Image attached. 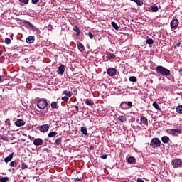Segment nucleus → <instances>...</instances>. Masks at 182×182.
Returning a JSON list of instances; mask_svg holds the SVG:
<instances>
[{
    "instance_id": "nucleus-1",
    "label": "nucleus",
    "mask_w": 182,
    "mask_h": 182,
    "mask_svg": "<svg viewBox=\"0 0 182 182\" xmlns=\"http://www.w3.org/2000/svg\"><path fill=\"white\" fill-rule=\"evenodd\" d=\"M156 72L158 73V75H161V76H165L167 77V76H170V70L161 66L159 65L156 68Z\"/></svg>"
},
{
    "instance_id": "nucleus-44",
    "label": "nucleus",
    "mask_w": 182,
    "mask_h": 182,
    "mask_svg": "<svg viewBox=\"0 0 182 182\" xmlns=\"http://www.w3.org/2000/svg\"><path fill=\"white\" fill-rule=\"evenodd\" d=\"M38 1L39 0H31L32 4H33L34 5H36V4H38Z\"/></svg>"
},
{
    "instance_id": "nucleus-22",
    "label": "nucleus",
    "mask_w": 182,
    "mask_h": 182,
    "mask_svg": "<svg viewBox=\"0 0 182 182\" xmlns=\"http://www.w3.org/2000/svg\"><path fill=\"white\" fill-rule=\"evenodd\" d=\"M118 120L119 122H121L122 123H123V122H126L127 120V119L123 116V115H120L119 117H118Z\"/></svg>"
},
{
    "instance_id": "nucleus-6",
    "label": "nucleus",
    "mask_w": 182,
    "mask_h": 182,
    "mask_svg": "<svg viewBox=\"0 0 182 182\" xmlns=\"http://www.w3.org/2000/svg\"><path fill=\"white\" fill-rule=\"evenodd\" d=\"M179 23H180V22L178 21V19L173 18L171 21L170 26H171V29H177Z\"/></svg>"
},
{
    "instance_id": "nucleus-12",
    "label": "nucleus",
    "mask_w": 182,
    "mask_h": 182,
    "mask_svg": "<svg viewBox=\"0 0 182 182\" xmlns=\"http://www.w3.org/2000/svg\"><path fill=\"white\" fill-rule=\"evenodd\" d=\"M48 130H49L48 124H44L41 127L40 132H42L43 133H46Z\"/></svg>"
},
{
    "instance_id": "nucleus-55",
    "label": "nucleus",
    "mask_w": 182,
    "mask_h": 182,
    "mask_svg": "<svg viewBox=\"0 0 182 182\" xmlns=\"http://www.w3.org/2000/svg\"><path fill=\"white\" fill-rule=\"evenodd\" d=\"M32 139H35V138L32 137Z\"/></svg>"
},
{
    "instance_id": "nucleus-8",
    "label": "nucleus",
    "mask_w": 182,
    "mask_h": 182,
    "mask_svg": "<svg viewBox=\"0 0 182 182\" xmlns=\"http://www.w3.org/2000/svg\"><path fill=\"white\" fill-rule=\"evenodd\" d=\"M66 70V67L65 65L62 64L58 67V75H63L65 73V71Z\"/></svg>"
},
{
    "instance_id": "nucleus-43",
    "label": "nucleus",
    "mask_w": 182,
    "mask_h": 182,
    "mask_svg": "<svg viewBox=\"0 0 182 182\" xmlns=\"http://www.w3.org/2000/svg\"><path fill=\"white\" fill-rule=\"evenodd\" d=\"M9 166H10V167H15V161L10 162Z\"/></svg>"
},
{
    "instance_id": "nucleus-7",
    "label": "nucleus",
    "mask_w": 182,
    "mask_h": 182,
    "mask_svg": "<svg viewBox=\"0 0 182 182\" xmlns=\"http://www.w3.org/2000/svg\"><path fill=\"white\" fill-rule=\"evenodd\" d=\"M117 70L114 68H109L107 70V73L109 76H116V73Z\"/></svg>"
},
{
    "instance_id": "nucleus-5",
    "label": "nucleus",
    "mask_w": 182,
    "mask_h": 182,
    "mask_svg": "<svg viewBox=\"0 0 182 182\" xmlns=\"http://www.w3.org/2000/svg\"><path fill=\"white\" fill-rule=\"evenodd\" d=\"M171 164L175 168H177L178 167H180V166L182 164V160L181 159H173L171 161Z\"/></svg>"
},
{
    "instance_id": "nucleus-46",
    "label": "nucleus",
    "mask_w": 182,
    "mask_h": 182,
    "mask_svg": "<svg viewBox=\"0 0 182 182\" xmlns=\"http://www.w3.org/2000/svg\"><path fill=\"white\" fill-rule=\"evenodd\" d=\"M74 181H82V178H75Z\"/></svg>"
},
{
    "instance_id": "nucleus-17",
    "label": "nucleus",
    "mask_w": 182,
    "mask_h": 182,
    "mask_svg": "<svg viewBox=\"0 0 182 182\" xmlns=\"http://www.w3.org/2000/svg\"><path fill=\"white\" fill-rule=\"evenodd\" d=\"M27 43H33L35 42V37L30 36L26 38Z\"/></svg>"
},
{
    "instance_id": "nucleus-25",
    "label": "nucleus",
    "mask_w": 182,
    "mask_h": 182,
    "mask_svg": "<svg viewBox=\"0 0 182 182\" xmlns=\"http://www.w3.org/2000/svg\"><path fill=\"white\" fill-rule=\"evenodd\" d=\"M176 110L177 113H181V114H182V105L176 107Z\"/></svg>"
},
{
    "instance_id": "nucleus-39",
    "label": "nucleus",
    "mask_w": 182,
    "mask_h": 182,
    "mask_svg": "<svg viewBox=\"0 0 182 182\" xmlns=\"http://www.w3.org/2000/svg\"><path fill=\"white\" fill-rule=\"evenodd\" d=\"M88 36L90 39H93V38H95V35H93V33H92L90 31L88 33Z\"/></svg>"
},
{
    "instance_id": "nucleus-40",
    "label": "nucleus",
    "mask_w": 182,
    "mask_h": 182,
    "mask_svg": "<svg viewBox=\"0 0 182 182\" xmlns=\"http://www.w3.org/2000/svg\"><path fill=\"white\" fill-rule=\"evenodd\" d=\"M61 99L62 100H63V102H68V100H69V97H68L67 96H64Z\"/></svg>"
},
{
    "instance_id": "nucleus-26",
    "label": "nucleus",
    "mask_w": 182,
    "mask_h": 182,
    "mask_svg": "<svg viewBox=\"0 0 182 182\" xmlns=\"http://www.w3.org/2000/svg\"><path fill=\"white\" fill-rule=\"evenodd\" d=\"M62 143V137H58L55 139V144L59 146Z\"/></svg>"
},
{
    "instance_id": "nucleus-32",
    "label": "nucleus",
    "mask_w": 182,
    "mask_h": 182,
    "mask_svg": "<svg viewBox=\"0 0 182 182\" xmlns=\"http://www.w3.org/2000/svg\"><path fill=\"white\" fill-rule=\"evenodd\" d=\"M58 134V132H51L48 134V137H55Z\"/></svg>"
},
{
    "instance_id": "nucleus-9",
    "label": "nucleus",
    "mask_w": 182,
    "mask_h": 182,
    "mask_svg": "<svg viewBox=\"0 0 182 182\" xmlns=\"http://www.w3.org/2000/svg\"><path fill=\"white\" fill-rule=\"evenodd\" d=\"M34 146H42L43 144V139L41 138L35 139L33 141Z\"/></svg>"
},
{
    "instance_id": "nucleus-21",
    "label": "nucleus",
    "mask_w": 182,
    "mask_h": 182,
    "mask_svg": "<svg viewBox=\"0 0 182 182\" xmlns=\"http://www.w3.org/2000/svg\"><path fill=\"white\" fill-rule=\"evenodd\" d=\"M73 30L77 33V36H79V35H80V30L79 29V27H77V26H75Z\"/></svg>"
},
{
    "instance_id": "nucleus-35",
    "label": "nucleus",
    "mask_w": 182,
    "mask_h": 182,
    "mask_svg": "<svg viewBox=\"0 0 182 182\" xmlns=\"http://www.w3.org/2000/svg\"><path fill=\"white\" fill-rule=\"evenodd\" d=\"M4 42H5L6 45H11V38H6Z\"/></svg>"
},
{
    "instance_id": "nucleus-36",
    "label": "nucleus",
    "mask_w": 182,
    "mask_h": 182,
    "mask_svg": "<svg viewBox=\"0 0 182 182\" xmlns=\"http://www.w3.org/2000/svg\"><path fill=\"white\" fill-rule=\"evenodd\" d=\"M58 107V103H56V102H53L51 103V107L52 109H56V107Z\"/></svg>"
},
{
    "instance_id": "nucleus-51",
    "label": "nucleus",
    "mask_w": 182,
    "mask_h": 182,
    "mask_svg": "<svg viewBox=\"0 0 182 182\" xmlns=\"http://www.w3.org/2000/svg\"><path fill=\"white\" fill-rule=\"evenodd\" d=\"M75 108L76 109V110H79V106L75 105Z\"/></svg>"
},
{
    "instance_id": "nucleus-47",
    "label": "nucleus",
    "mask_w": 182,
    "mask_h": 182,
    "mask_svg": "<svg viewBox=\"0 0 182 182\" xmlns=\"http://www.w3.org/2000/svg\"><path fill=\"white\" fill-rule=\"evenodd\" d=\"M136 181L137 182H144V181H143V179H141V178H138Z\"/></svg>"
},
{
    "instance_id": "nucleus-33",
    "label": "nucleus",
    "mask_w": 182,
    "mask_h": 182,
    "mask_svg": "<svg viewBox=\"0 0 182 182\" xmlns=\"http://www.w3.org/2000/svg\"><path fill=\"white\" fill-rule=\"evenodd\" d=\"M21 168V170H25L26 168H28V165H26L25 162H22Z\"/></svg>"
},
{
    "instance_id": "nucleus-18",
    "label": "nucleus",
    "mask_w": 182,
    "mask_h": 182,
    "mask_svg": "<svg viewBox=\"0 0 182 182\" xmlns=\"http://www.w3.org/2000/svg\"><path fill=\"white\" fill-rule=\"evenodd\" d=\"M161 141L166 144L168 143V141H170V137H168V136H164L161 137Z\"/></svg>"
},
{
    "instance_id": "nucleus-53",
    "label": "nucleus",
    "mask_w": 182,
    "mask_h": 182,
    "mask_svg": "<svg viewBox=\"0 0 182 182\" xmlns=\"http://www.w3.org/2000/svg\"><path fill=\"white\" fill-rule=\"evenodd\" d=\"M1 55H2V51L0 50V56H1Z\"/></svg>"
},
{
    "instance_id": "nucleus-23",
    "label": "nucleus",
    "mask_w": 182,
    "mask_h": 182,
    "mask_svg": "<svg viewBox=\"0 0 182 182\" xmlns=\"http://www.w3.org/2000/svg\"><path fill=\"white\" fill-rule=\"evenodd\" d=\"M111 25L114 28V29H115V31H119V26H117V23H116V22L112 21L111 23Z\"/></svg>"
},
{
    "instance_id": "nucleus-4",
    "label": "nucleus",
    "mask_w": 182,
    "mask_h": 182,
    "mask_svg": "<svg viewBox=\"0 0 182 182\" xmlns=\"http://www.w3.org/2000/svg\"><path fill=\"white\" fill-rule=\"evenodd\" d=\"M48 106V101L45 99H41L37 102V107L38 109H45Z\"/></svg>"
},
{
    "instance_id": "nucleus-41",
    "label": "nucleus",
    "mask_w": 182,
    "mask_h": 182,
    "mask_svg": "<svg viewBox=\"0 0 182 182\" xmlns=\"http://www.w3.org/2000/svg\"><path fill=\"white\" fill-rule=\"evenodd\" d=\"M125 104H127V102H124ZM127 106H129V107H132V106H133V102H132L131 101H129L127 102Z\"/></svg>"
},
{
    "instance_id": "nucleus-20",
    "label": "nucleus",
    "mask_w": 182,
    "mask_h": 182,
    "mask_svg": "<svg viewBox=\"0 0 182 182\" xmlns=\"http://www.w3.org/2000/svg\"><path fill=\"white\" fill-rule=\"evenodd\" d=\"M80 132L84 136H87V129H86V127H81Z\"/></svg>"
},
{
    "instance_id": "nucleus-52",
    "label": "nucleus",
    "mask_w": 182,
    "mask_h": 182,
    "mask_svg": "<svg viewBox=\"0 0 182 182\" xmlns=\"http://www.w3.org/2000/svg\"><path fill=\"white\" fill-rule=\"evenodd\" d=\"M0 83H2V77L0 75Z\"/></svg>"
},
{
    "instance_id": "nucleus-48",
    "label": "nucleus",
    "mask_w": 182,
    "mask_h": 182,
    "mask_svg": "<svg viewBox=\"0 0 182 182\" xmlns=\"http://www.w3.org/2000/svg\"><path fill=\"white\" fill-rule=\"evenodd\" d=\"M178 72H179V75H181V76H182V68H180Z\"/></svg>"
},
{
    "instance_id": "nucleus-13",
    "label": "nucleus",
    "mask_w": 182,
    "mask_h": 182,
    "mask_svg": "<svg viewBox=\"0 0 182 182\" xmlns=\"http://www.w3.org/2000/svg\"><path fill=\"white\" fill-rule=\"evenodd\" d=\"M127 161L129 164H136V159L134 156H129Z\"/></svg>"
},
{
    "instance_id": "nucleus-31",
    "label": "nucleus",
    "mask_w": 182,
    "mask_h": 182,
    "mask_svg": "<svg viewBox=\"0 0 182 182\" xmlns=\"http://www.w3.org/2000/svg\"><path fill=\"white\" fill-rule=\"evenodd\" d=\"M129 82H137V78L135 76H132L129 78Z\"/></svg>"
},
{
    "instance_id": "nucleus-19",
    "label": "nucleus",
    "mask_w": 182,
    "mask_h": 182,
    "mask_svg": "<svg viewBox=\"0 0 182 182\" xmlns=\"http://www.w3.org/2000/svg\"><path fill=\"white\" fill-rule=\"evenodd\" d=\"M85 105H87V106H93L95 105V102L92 100L86 99L85 102Z\"/></svg>"
},
{
    "instance_id": "nucleus-37",
    "label": "nucleus",
    "mask_w": 182,
    "mask_h": 182,
    "mask_svg": "<svg viewBox=\"0 0 182 182\" xmlns=\"http://www.w3.org/2000/svg\"><path fill=\"white\" fill-rule=\"evenodd\" d=\"M9 180V178H8V177H6V176L0 178V181H1V182H6V181H8Z\"/></svg>"
},
{
    "instance_id": "nucleus-11",
    "label": "nucleus",
    "mask_w": 182,
    "mask_h": 182,
    "mask_svg": "<svg viewBox=\"0 0 182 182\" xmlns=\"http://www.w3.org/2000/svg\"><path fill=\"white\" fill-rule=\"evenodd\" d=\"M140 124H144V126H149V122L147 117H141V123Z\"/></svg>"
},
{
    "instance_id": "nucleus-16",
    "label": "nucleus",
    "mask_w": 182,
    "mask_h": 182,
    "mask_svg": "<svg viewBox=\"0 0 182 182\" xmlns=\"http://www.w3.org/2000/svg\"><path fill=\"white\" fill-rule=\"evenodd\" d=\"M18 2L21 6H25V5H28L29 4V0H18Z\"/></svg>"
},
{
    "instance_id": "nucleus-10",
    "label": "nucleus",
    "mask_w": 182,
    "mask_h": 182,
    "mask_svg": "<svg viewBox=\"0 0 182 182\" xmlns=\"http://www.w3.org/2000/svg\"><path fill=\"white\" fill-rule=\"evenodd\" d=\"M16 126L18 127H21V126H25V121L23 119H18L15 122Z\"/></svg>"
},
{
    "instance_id": "nucleus-14",
    "label": "nucleus",
    "mask_w": 182,
    "mask_h": 182,
    "mask_svg": "<svg viewBox=\"0 0 182 182\" xmlns=\"http://www.w3.org/2000/svg\"><path fill=\"white\" fill-rule=\"evenodd\" d=\"M77 46L79 50H80V52L85 51V46H83V44H82L80 42L77 43Z\"/></svg>"
},
{
    "instance_id": "nucleus-28",
    "label": "nucleus",
    "mask_w": 182,
    "mask_h": 182,
    "mask_svg": "<svg viewBox=\"0 0 182 182\" xmlns=\"http://www.w3.org/2000/svg\"><path fill=\"white\" fill-rule=\"evenodd\" d=\"M134 2H135L138 6H141V5H143V1L141 0H134Z\"/></svg>"
},
{
    "instance_id": "nucleus-42",
    "label": "nucleus",
    "mask_w": 182,
    "mask_h": 182,
    "mask_svg": "<svg viewBox=\"0 0 182 182\" xmlns=\"http://www.w3.org/2000/svg\"><path fill=\"white\" fill-rule=\"evenodd\" d=\"M175 46H176V48H180V46H181V42L176 43V45H175Z\"/></svg>"
},
{
    "instance_id": "nucleus-54",
    "label": "nucleus",
    "mask_w": 182,
    "mask_h": 182,
    "mask_svg": "<svg viewBox=\"0 0 182 182\" xmlns=\"http://www.w3.org/2000/svg\"><path fill=\"white\" fill-rule=\"evenodd\" d=\"M131 1H132V2H134V0H131Z\"/></svg>"
},
{
    "instance_id": "nucleus-2",
    "label": "nucleus",
    "mask_w": 182,
    "mask_h": 182,
    "mask_svg": "<svg viewBox=\"0 0 182 182\" xmlns=\"http://www.w3.org/2000/svg\"><path fill=\"white\" fill-rule=\"evenodd\" d=\"M166 133H168V134H171V136H178V134H181L182 129L181 128L168 129L166 130Z\"/></svg>"
},
{
    "instance_id": "nucleus-27",
    "label": "nucleus",
    "mask_w": 182,
    "mask_h": 182,
    "mask_svg": "<svg viewBox=\"0 0 182 182\" xmlns=\"http://www.w3.org/2000/svg\"><path fill=\"white\" fill-rule=\"evenodd\" d=\"M147 45H153L154 43V41H153V38H149L146 41Z\"/></svg>"
},
{
    "instance_id": "nucleus-24",
    "label": "nucleus",
    "mask_w": 182,
    "mask_h": 182,
    "mask_svg": "<svg viewBox=\"0 0 182 182\" xmlns=\"http://www.w3.org/2000/svg\"><path fill=\"white\" fill-rule=\"evenodd\" d=\"M63 93L68 97H72V92H70L68 91V90H65V91H63Z\"/></svg>"
},
{
    "instance_id": "nucleus-45",
    "label": "nucleus",
    "mask_w": 182,
    "mask_h": 182,
    "mask_svg": "<svg viewBox=\"0 0 182 182\" xmlns=\"http://www.w3.org/2000/svg\"><path fill=\"white\" fill-rule=\"evenodd\" d=\"M101 159H103V160H106V159H107V154H103V155L101 156Z\"/></svg>"
},
{
    "instance_id": "nucleus-49",
    "label": "nucleus",
    "mask_w": 182,
    "mask_h": 182,
    "mask_svg": "<svg viewBox=\"0 0 182 182\" xmlns=\"http://www.w3.org/2000/svg\"><path fill=\"white\" fill-rule=\"evenodd\" d=\"M6 123H7V124H9V126H11V123L9 122V119L6 120Z\"/></svg>"
},
{
    "instance_id": "nucleus-50",
    "label": "nucleus",
    "mask_w": 182,
    "mask_h": 182,
    "mask_svg": "<svg viewBox=\"0 0 182 182\" xmlns=\"http://www.w3.org/2000/svg\"><path fill=\"white\" fill-rule=\"evenodd\" d=\"M77 113H79V110L76 109V111L74 112V114H77Z\"/></svg>"
},
{
    "instance_id": "nucleus-29",
    "label": "nucleus",
    "mask_w": 182,
    "mask_h": 182,
    "mask_svg": "<svg viewBox=\"0 0 182 182\" xmlns=\"http://www.w3.org/2000/svg\"><path fill=\"white\" fill-rule=\"evenodd\" d=\"M152 106H154L156 109V110H160V105H159L157 102H154Z\"/></svg>"
},
{
    "instance_id": "nucleus-3",
    "label": "nucleus",
    "mask_w": 182,
    "mask_h": 182,
    "mask_svg": "<svg viewBox=\"0 0 182 182\" xmlns=\"http://www.w3.org/2000/svg\"><path fill=\"white\" fill-rule=\"evenodd\" d=\"M161 144V141H160V139L157 137L153 138L150 143V146L152 147V149H158V147H160Z\"/></svg>"
},
{
    "instance_id": "nucleus-30",
    "label": "nucleus",
    "mask_w": 182,
    "mask_h": 182,
    "mask_svg": "<svg viewBox=\"0 0 182 182\" xmlns=\"http://www.w3.org/2000/svg\"><path fill=\"white\" fill-rule=\"evenodd\" d=\"M151 11H152V12H159V7L154 6L151 7Z\"/></svg>"
},
{
    "instance_id": "nucleus-15",
    "label": "nucleus",
    "mask_w": 182,
    "mask_h": 182,
    "mask_svg": "<svg viewBox=\"0 0 182 182\" xmlns=\"http://www.w3.org/2000/svg\"><path fill=\"white\" fill-rule=\"evenodd\" d=\"M14 159V153L10 154L7 157L4 159L5 163H9V161H11Z\"/></svg>"
},
{
    "instance_id": "nucleus-34",
    "label": "nucleus",
    "mask_w": 182,
    "mask_h": 182,
    "mask_svg": "<svg viewBox=\"0 0 182 182\" xmlns=\"http://www.w3.org/2000/svg\"><path fill=\"white\" fill-rule=\"evenodd\" d=\"M26 25H28V26H31V29H35V26H33V24H32L31 22L29 21H26Z\"/></svg>"
},
{
    "instance_id": "nucleus-38",
    "label": "nucleus",
    "mask_w": 182,
    "mask_h": 182,
    "mask_svg": "<svg viewBox=\"0 0 182 182\" xmlns=\"http://www.w3.org/2000/svg\"><path fill=\"white\" fill-rule=\"evenodd\" d=\"M114 58H116V55L113 53L108 55V59H114Z\"/></svg>"
}]
</instances>
